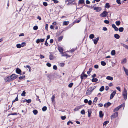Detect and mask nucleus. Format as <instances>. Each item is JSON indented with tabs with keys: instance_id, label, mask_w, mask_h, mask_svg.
<instances>
[{
	"instance_id": "obj_2",
	"label": "nucleus",
	"mask_w": 128,
	"mask_h": 128,
	"mask_svg": "<svg viewBox=\"0 0 128 128\" xmlns=\"http://www.w3.org/2000/svg\"><path fill=\"white\" fill-rule=\"evenodd\" d=\"M127 92L125 88H124L123 92L122 95L123 96L124 99L126 100L127 97Z\"/></svg>"
},
{
	"instance_id": "obj_24",
	"label": "nucleus",
	"mask_w": 128,
	"mask_h": 128,
	"mask_svg": "<svg viewBox=\"0 0 128 128\" xmlns=\"http://www.w3.org/2000/svg\"><path fill=\"white\" fill-rule=\"evenodd\" d=\"M84 0H79L78 1L79 4H84Z\"/></svg>"
},
{
	"instance_id": "obj_15",
	"label": "nucleus",
	"mask_w": 128,
	"mask_h": 128,
	"mask_svg": "<svg viewBox=\"0 0 128 128\" xmlns=\"http://www.w3.org/2000/svg\"><path fill=\"white\" fill-rule=\"evenodd\" d=\"M81 106H79L76 107L74 110L75 111H76L80 109L81 108Z\"/></svg>"
},
{
	"instance_id": "obj_32",
	"label": "nucleus",
	"mask_w": 128,
	"mask_h": 128,
	"mask_svg": "<svg viewBox=\"0 0 128 128\" xmlns=\"http://www.w3.org/2000/svg\"><path fill=\"white\" fill-rule=\"evenodd\" d=\"M104 90V86H102L100 88V92L103 91Z\"/></svg>"
},
{
	"instance_id": "obj_17",
	"label": "nucleus",
	"mask_w": 128,
	"mask_h": 128,
	"mask_svg": "<svg viewBox=\"0 0 128 128\" xmlns=\"http://www.w3.org/2000/svg\"><path fill=\"white\" fill-rule=\"evenodd\" d=\"M58 50L60 52H62L63 50V49L62 48V47L59 46L58 47Z\"/></svg>"
},
{
	"instance_id": "obj_51",
	"label": "nucleus",
	"mask_w": 128,
	"mask_h": 128,
	"mask_svg": "<svg viewBox=\"0 0 128 128\" xmlns=\"http://www.w3.org/2000/svg\"><path fill=\"white\" fill-rule=\"evenodd\" d=\"M53 68L55 70H57V67L56 66L54 65L53 66Z\"/></svg>"
},
{
	"instance_id": "obj_58",
	"label": "nucleus",
	"mask_w": 128,
	"mask_h": 128,
	"mask_svg": "<svg viewBox=\"0 0 128 128\" xmlns=\"http://www.w3.org/2000/svg\"><path fill=\"white\" fill-rule=\"evenodd\" d=\"M116 89L118 90L120 92L121 90L120 88L119 87H116Z\"/></svg>"
},
{
	"instance_id": "obj_49",
	"label": "nucleus",
	"mask_w": 128,
	"mask_h": 128,
	"mask_svg": "<svg viewBox=\"0 0 128 128\" xmlns=\"http://www.w3.org/2000/svg\"><path fill=\"white\" fill-rule=\"evenodd\" d=\"M80 113L82 114H85V111L84 110H82L80 112Z\"/></svg>"
},
{
	"instance_id": "obj_7",
	"label": "nucleus",
	"mask_w": 128,
	"mask_h": 128,
	"mask_svg": "<svg viewBox=\"0 0 128 128\" xmlns=\"http://www.w3.org/2000/svg\"><path fill=\"white\" fill-rule=\"evenodd\" d=\"M4 80L6 82L12 81L11 80L10 76L5 77L4 78Z\"/></svg>"
},
{
	"instance_id": "obj_56",
	"label": "nucleus",
	"mask_w": 128,
	"mask_h": 128,
	"mask_svg": "<svg viewBox=\"0 0 128 128\" xmlns=\"http://www.w3.org/2000/svg\"><path fill=\"white\" fill-rule=\"evenodd\" d=\"M116 2L118 4H121L120 0H116Z\"/></svg>"
},
{
	"instance_id": "obj_23",
	"label": "nucleus",
	"mask_w": 128,
	"mask_h": 128,
	"mask_svg": "<svg viewBox=\"0 0 128 128\" xmlns=\"http://www.w3.org/2000/svg\"><path fill=\"white\" fill-rule=\"evenodd\" d=\"M98 80V79L96 78H93L92 80V82H96Z\"/></svg>"
},
{
	"instance_id": "obj_39",
	"label": "nucleus",
	"mask_w": 128,
	"mask_h": 128,
	"mask_svg": "<svg viewBox=\"0 0 128 128\" xmlns=\"http://www.w3.org/2000/svg\"><path fill=\"white\" fill-rule=\"evenodd\" d=\"M16 46L17 48H20L21 47V45L20 44H16Z\"/></svg>"
},
{
	"instance_id": "obj_22",
	"label": "nucleus",
	"mask_w": 128,
	"mask_h": 128,
	"mask_svg": "<svg viewBox=\"0 0 128 128\" xmlns=\"http://www.w3.org/2000/svg\"><path fill=\"white\" fill-rule=\"evenodd\" d=\"M94 35L93 34H92L90 35L89 38L90 39H92L94 38Z\"/></svg>"
},
{
	"instance_id": "obj_44",
	"label": "nucleus",
	"mask_w": 128,
	"mask_h": 128,
	"mask_svg": "<svg viewBox=\"0 0 128 128\" xmlns=\"http://www.w3.org/2000/svg\"><path fill=\"white\" fill-rule=\"evenodd\" d=\"M109 122V121H105L103 124V125H106Z\"/></svg>"
},
{
	"instance_id": "obj_53",
	"label": "nucleus",
	"mask_w": 128,
	"mask_h": 128,
	"mask_svg": "<svg viewBox=\"0 0 128 128\" xmlns=\"http://www.w3.org/2000/svg\"><path fill=\"white\" fill-rule=\"evenodd\" d=\"M66 118V116H61V118L62 119V120H64Z\"/></svg>"
},
{
	"instance_id": "obj_9",
	"label": "nucleus",
	"mask_w": 128,
	"mask_h": 128,
	"mask_svg": "<svg viewBox=\"0 0 128 128\" xmlns=\"http://www.w3.org/2000/svg\"><path fill=\"white\" fill-rule=\"evenodd\" d=\"M16 73L20 74H22V72L18 68H17L16 69Z\"/></svg>"
},
{
	"instance_id": "obj_36",
	"label": "nucleus",
	"mask_w": 128,
	"mask_h": 128,
	"mask_svg": "<svg viewBox=\"0 0 128 128\" xmlns=\"http://www.w3.org/2000/svg\"><path fill=\"white\" fill-rule=\"evenodd\" d=\"M98 99V98H97L95 97L94 98L93 100V103H94V104L96 102Z\"/></svg>"
},
{
	"instance_id": "obj_25",
	"label": "nucleus",
	"mask_w": 128,
	"mask_h": 128,
	"mask_svg": "<svg viewBox=\"0 0 128 128\" xmlns=\"http://www.w3.org/2000/svg\"><path fill=\"white\" fill-rule=\"evenodd\" d=\"M124 30V28L123 27H120L118 29L119 31L120 32H122Z\"/></svg>"
},
{
	"instance_id": "obj_27",
	"label": "nucleus",
	"mask_w": 128,
	"mask_h": 128,
	"mask_svg": "<svg viewBox=\"0 0 128 128\" xmlns=\"http://www.w3.org/2000/svg\"><path fill=\"white\" fill-rule=\"evenodd\" d=\"M33 113L35 115H36L38 113V111L37 110H33L32 111Z\"/></svg>"
},
{
	"instance_id": "obj_19",
	"label": "nucleus",
	"mask_w": 128,
	"mask_h": 128,
	"mask_svg": "<svg viewBox=\"0 0 128 128\" xmlns=\"http://www.w3.org/2000/svg\"><path fill=\"white\" fill-rule=\"evenodd\" d=\"M114 37L116 39H119L120 38L119 35L117 34H114Z\"/></svg>"
},
{
	"instance_id": "obj_62",
	"label": "nucleus",
	"mask_w": 128,
	"mask_h": 128,
	"mask_svg": "<svg viewBox=\"0 0 128 128\" xmlns=\"http://www.w3.org/2000/svg\"><path fill=\"white\" fill-rule=\"evenodd\" d=\"M44 44L46 46H47L48 45V43L47 42V40H46L45 41V43H44Z\"/></svg>"
},
{
	"instance_id": "obj_1",
	"label": "nucleus",
	"mask_w": 128,
	"mask_h": 128,
	"mask_svg": "<svg viewBox=\"0 0 128 128\" xmlns=\"http://www.w3.org/2000/svg\"><path fill=\"white\" fill-rule=\"evenodd\" d=\"M125 106V104L123 103V104H122L118 106L116 108H115L114 110V112H115L116 111H117L118 110L120 109L122 107H124H124Z\"/></svg>"
},
{
	"instance_id": "obj_50",
	"label": "nucleus",
	"mask_w": 128,
	"mask_h": 128,
	"mask_svg": "<svg viewBox=\"0 0 128 128\" xmlns=\"http://www.w3.org/2000/svg\"><path fill=\"white\" fill-rule=\"evenodd\" d=\"M17 115V114L16 113V112H14L13 113H12V114H8V116H9L10 115Z\"/></svg>"
},
{
	"instance_id": "obj_52",
	"label": "nucleus",
	"mask_w": 128,
	"mask_h": 128,
	"mask_svg": "<svg viewBox=\"0 0 128 128\" xmlns=\"http://www.w3.org/2000/svg\"><path fill=\"white\" fill-rule=\"evenodd\" d=\"M43 5L45 6H46L48 5L47 3L46 2H44L43 3Z\"/></svg>"
},
{
	"instance_id": "obj_33",
	"label": "nucleus",
	"mask_w": 128,
	"mask_h": 128,
	"mask_svg": "<svg viewBox=\"0 0 128 128\" xmlns=\"http://www.w3.org/2000/svg\"><path fill=\"white\" fill-rule=\"evenodd\" d=\"M49 58L50 60H52L54 58V57L52 55L50 54L49 56Z\"/></svg>"
},
{
	"instance_id": "obj_46",
	"label": "nucleus",
	"mask_w": 128,
	"mask_h": 128,
	"mask_svg": "<svg viewBox=\"0 0 128 128\" xmlns=\"http://www.w3.org/2000/svg\"><path fill=\"white\" fill-rule=\"evenodd\" d=\"M122 46L125 48H126L128 50V46L124 44H122Z\"/></svg>"
},
{
	"instance_id": "obj_41",
	"label": "nucleus",
	"mask_w": 128,
	"mask_h": 128,
	"mask_svg": "<svg viewBox=\"0 0 128 128\" xmlns=\"http://www.w3.org/2000/svg\"><path fill=\"white\" fill-rule=\"evenodd\" d=\"M75 0H67L68 2L69 3L72 4L73 2Z\"/></svg>"
},
{
	"instance_id": "obj_13",
	"label": "nucleus",
	"mask_w": 128,
	"mask_h": 128,
	"mask_svg": "<svg viewBox=\"0 0 128 128\" xmlns=\"http://www.w3.org/2000/svg\"><path fill=\"white\" fill-rule=\"evenodd\" d=\"M92 112V110L90 109L88 110V117H90V116Z\"/></svg>"
},
{
	"instance_id": "obj_38",
	"label": "nucleus",
	"mask_w": 128,
	"mask_h": 128,
	"mask_svg": "<svg viewBox=\"0 0 128 128\" xmlns=\"http://www.w3.org/2000/svg\"><path fill=\"white\" fill-rule=\"evenodd\" d=\"M55 98V96L53 95L52 97L51 98L52 101V102H53L54 100V99Z\"/></svg>"
},
{
	"instance_id": "obj_29",
	"label": "nucleus",
	"mask_w": 128,
	"mask_h": 128,
	"mask_svg": "<svg viewBox=\"0 0 128 128\" xmlns=\"http://www.w3.org/2000/svg\"><path fill=\"white\" fill-rule=\"evenodd\" d=\"M111 54L112 55H114L115 54V51L114 50H112L111 53Z\"/></svg>"
},
{
	"instance_id": "obj_34",
	"label": "nucleus",
	"mask_w": 128,
	"mask_h": 128,
	"mask_svg": "<svg viewBox=\"0 0 128 128\" xmlns=\"http://www.w3.org/2000/svg\"><path fill=\"white\" fill-rule=\"evenodd\" d=\"M26 100V101L28 103H30V102H31L32 101L30 99H29L28 100H27L26 99H25V100Z\"/></svg>"
},
{
	"instance_id": "obj_11",
	"label": "nucleus",
	"mask_w": 128,
	"mask_h": 128,
	"mask_svg": "<svg viewBox=\"0 0 128 128\" xmlns=\"http://www.w3.org/2000/svg\"><path fill=\"white\" fill-rule=\"evenodd\" d=\"M94 8V9L96 10L97 12H99L102 9L100 7H94L93 6Z\"/></svg>"
},
{
	"instance_id": "obj_18",
	"label": "nucleus",
	"mask_w": 128,
	"mask_h": 128,
	"mask_svg": "<svg viewBox=\"0 0 128 128\" xmlns=\"http://www.w3.org/2000/svg\"><path fill=\"white\" fill-rule=\"evenodd\" d=\"M99 116L100 118H102L103 116V114H102V112L100 110L99 112Z\"/></svg>"
},
{
	"instance_id": "obj_14",
	"label": "nucleus",
	"mask_w": 128,
	"mask_h": 128,
	"mask_svg": "<svg viewBox=\"0 0 128 128\" xmlns=\"http://www.w3.org/2000/svg\"><path fill=\"white\" fill-rule=\"evenodd\" d=\"M112 27L114 29V30L116 31H118V28L114 24H112Z\"/></svg>"
},
{
	"instance_id": "obj_31",
	"label": "nucleus",
	"mask_w": 128,
	"mask_h": 128,
	"mask_svg": "<svg viewBox=\"0 0 128 128\" xmlns=\"http://www.w3.org/2000/svg\"><path fill=\"white\" fill-rule=\"evenodd\" d=\"M101 64L103 66H105L106 64V63L104 61H102L101 62Z\"/></svg>"
},
{
	"instance_id": "obj_5",
	"label": "nucleus",
	"mask_w": 128,
	"mask_h": 128,
	"mask_svg": "<svg viewBox=\"0 0 128 128\" xmlns=\"http://www.w3.org/2000/svg\"><path fill=\"white\" fill-rule=\"evenodd\" d=\"M44 38H40V39H38L36 41V42L37 44L39 43L40 42H42L44 41Z\"/></svg>"
},
{
	"instance_id": "obj_42",
	"label": "nucleus",
	"mask_w": 128,
	"mask_h": 128,
	"mask_svg": "<svg viewBox=\"0 0 128 128\" xmlns=\"http://www.w3.org/2000/svg\"><path fill=\"white\" fill-rule=\"evenodd\" d=\"M73 85V83L71 82L68 85V86L70 88H71Z\"/></svg>"
},
{
	"instance_id": "obj_12",
	"label": "nucleus",
	"mask_w": 128,
	"mask_h": 128,
	"mask_svg": "<svg viewBox=\"0 0 128 128\" xmlns=\"http://www.w3.org/2000/svg\"><path fill=\"white\" fill-rule=\"evenodd\" d=\"M111 104V103L110 102H108L107 103H106L104 104V106L105 107L107 108L110 106Z\"/></svg>"
},
{
	"instance_id": "obj_45",
	"label": "nucleus",
	"mask_w": 128,
	"mask_h": 128,
	"mask_svg": "<svg viewBox=\"0 0 128 128\" xmlns=\"http://www.w3.org/2000/svg\"><path fill=\"white\" fill-rule=\"evenodd\" d=\"M110 5H109V4L108 3H106V8H108L110 7Z\"/></svg>"
},
{
	"instance_id": "obj_30",
	"label": "nucleus",
	"mask_w": 128,
	"mask_h": 128,
	"mask_svg": "<svg viewBox=\"0 0 128 128\" xmlns=\"http://www.w3.org/2000/svg\"><path fill=\"white\" fill-rule=\"evenodd\" d=\"M126 58H124L121 62V63L122 64L126 62Z\"/></svg>"
},
{
	"instance_id": "obj_61",
	"label": "nucleus",
	"mask_w": 128,
	"mask_h": 128,
	"mask_svg": "<svg viewBox=\"0 0 128 128\" xmlns=\"http://www.w3.org/2000/svg\"><path fill=\"white\" fill-rule=\"evenodd\" d=\"M94 67L95 68L97 69L98 68V66L97 64L95 65L94 66Z\"/></svg>"
},
{
	"instance_id": "obj_47",
	"label": "nucleus",
	"mask_w": 128,
	"mask_h": 128,
	"mask_svg": "<svg viewBox=\"0 0 128 128\" xmlns=\"http://www.w3.org/2000/svg\"><path fill=\"white\" fill-rule=\"evenodd\" d=\"M38 28L37 26H34L33 28V29L34 30H36L38 29Z\"/></svg>"
},
{
	"instance_id": "obj_21",
	"label": "nucleus",
	"mask_w": 128,
	"mask_h": 128,
	"mask_svg": "<svg viewBox=\"0 0 128 128\" xmlns=\"http://www.w3.org/2000/svg\"><path fill=\"white\" fill-rule=\"evenodd\" d=\"M96 88V86H94V87H91L90 88V91L92 92V90H94Z\"/></svg>"
},
{
	"instance_id": "obj_48",
	"label": "nucleus",
	"mask_w": 128,
	"mask_h": 128,
	"mask_svg": "<svg viewBox=\"0 0 128 128\" xmlns=\"http://www.w3.org/2000/svg\"><path fill=\"white\" fill-rule=\"evenodd\" d=\"M26 92L25 91H23L22 92L21 94V95L22 96H25L26 94Z\"/></svg>"
},
{
	"instance_id": "obj_40",
	"label": "nucleus",
	"mask_w": 128,
	"mask_h": 128,
	"mask_svg": "<svg viewBox=\"0 0 128 128\" xmlns=\"http://www.w3.org/2000/svg\"><path fill=\"white\" fill-rule=\"evenodd\" d=\"M25 77V76H20L19 78L20 80H21L24 78Z\"/></svg>"
},
{
	"instance_id": "obj_57",
	"label": "nucleus",
	"mask_w": 128,
	"mask_h": 128,
	"mask_svg": "<svg viewBox=\"0 0 128 128\" xmlns=\"http://www.w3.org/2000/svg\"><path fill=\"white\" fill-rule=\"evenodd\" d=\"M46 65L49 67H50L51 66V65L49 63H48L46 64Z\"/></svg>"
},
{
	"instance_id": "obj_59",
	"label": "nucleus",
	"mask_w": 128,
	"mask_h": 128,
	"mask_svg": "<svg viewBox=\"0 0 128 128\" xmlns=\"http://www.w3.org/2000/svg\"><path fill=\"white\" fill-rule=\"evenodd\" d=\"M70 123H71V124H73V122H71V121H70V120H69V121H68L67 123V124L68 125H69V124H70Z\"/></svg>"
},
{
	"instance_id": "obj_37",
	"label": "nucleus",
	"mask_w": 128,
	"mask_h": 128,
	"mask_svg": "<svg viewBox=\"0 0 128 128\" xmlns=\"http://www.w3.org/2000/svg\"><path fill=\"white\" fill-rule=\"evenodd\" d=\"M47 109V108L46 106L43 107L42 108V110L43 111H45Z\"/></svg>"
},
{
	"instance_id": "obj_10",
	"label": "nucleus",
	"mask_w": 128,
	"mask_h": 128,
	"mask_svg": "<svg viewBox=\"0 0 128 128\" xmlns=\"http://www.w3.org/2000/svg\"><path fill=\"white\" fill-rule=\"evenodd\" d=\"M99 39V37H98L94 39H92V40L94 41V43L95 44H96L98 41V40Z\"/></svg>"
},
{
	"instance_id": "obj_6",
	"label": "nucleus",
	"mask_w": 128,
	"mask_h": 128,
	"mask_svg": "<svg viewBox=\"0 0 128 128\" xmlns=\"http://www.w3.org/2000/svg\"><path fill=\"white\" fill-rule=\"evenodd\" d=\"M107 14L108 13L104 11L100 14V16L102 17H105L106 16Z\"/></svg>"
},
{
	"instance_id": "obj_60",
	"label": "nucleus",
	"mask_w": 128,
	"mask_h": 128,
	"mask_svg": "<svg viewBox=\"0 0 128 128\" xmlns=\"http://www.w3.org/2000/svg\"><path fill=\"white\" fill-rule=\"evenodd\" d=\"M102 30L104 31H106L107 30V29L106 27H103Z\"/></svg>"
},
{
	"instance_id": "obj_54",
	"label": "nucleus",
	"mask_w": 128,
	"mask_h": 128,
	"mask_svg": "<svg viewBox=\"0 0 128 128\" xmlns=\"http://www.w3.org/2000/svg\"><path fill=\"white\" fill-rule=\"evenodd\" d=\"M104 22L106 24H108L109 23V21L107 20H105L104 21Z\"/></svg>"
},
{
	"instance_id": "obj_8",
	"label": "nucleus",
	"mask_w": 128,
	"mask_h": 128,
	"mask_svg": "<svg viewBox=\"0 0 128 128\" xmlns=\"http://www.w3.org/2000/svg\"><path fill=\"white\" fill-rule=\"evenodd\" d=\"M116 90L114 91L113 92L110 94V99H112L114 96V95L116 93Z\"/></svg>"
},
{
	"instance_id": "obj_20",
	"label": "nucleus",
	"mask_w": 128,
	"mask_h": 128,
	"mask_svg": "<svg viewBox=\"0 0 128 128\" xmlns=\"http://www.w3.org/2000/svg\"><path fill=\"white\" fill-rule=\"evenodd\" d=\"M123 68L126 74L127 75H128V70L126 68H125L124 67Z\"/></svg>"
},
{
	"instance_id": "obj_35",
	"label": "nucleus",
	"mask_w": 128,
	"mask_h": 128,
	"mask_svg": "<svg viewBox=\"0 0 128 128\" xmlns=\"http://www.w3.org/2000/svg\"><path fill=\"white\" fill-rule=\"evenodd\" d=\"M68 24V22L64 21L63 22V24L64 25H67Z\"/></svg>"
},
{
	"instance_id": "obj_4",
	"label": "nucleus",
	"mask_w": 128,
	"mask_h": 128,
	"mask_svg": "<svg viewBox=\"0 0 128 128\" xmlns=\"http://www.w3.org/2000/svg\"><path fill=\"white\" fill-rule=\"evenodd\" d=\"M118 116V112H115L114 114L112 115L111 116V119H113L115 118L116 117Z\"/></svg>"
},
{
	"instance_id": "obj_16",
	"label": "nucleus",
	"mask_w": 128,
	"mask_h": 128,
	"mask_svg": "<svg viewBox=\"0 0 128 128\" xmlns=\"http://www.w3.org/2000/svg\"><path fill=\"white\" fill-rule=\"evenodd\" d=\"M106 78L107 80H112L113 79V77L109 76H107L106 77Z\"/></svg>"
},
{
	"instance_id": "obj_55",
	"label": "nucleus",
	"mask_w": 128,
	"mask_h": 128,
	"mask_svg": "<svg viewBox=\"0 0 128 128\" xmlns=\"http://www.w3.org/2000/svg\"><path fill=\"white\" fill-rule=\"evenodd\" d=\"M21 47H23L24 46L26 45V43L25 42H23L21 44Z\"/></svg>"
},
{
	"instance_id": "obj_3",
	"label": "nucleus",
	"mask_w": 128,
	"mask_h": 128,
	"mask_svg": "<svg viewBox=\"0 0 128 128\" xmlns=\"http://www.w3.org/2000/svg\"><path fill=\"white\" fill-rule=\"evenodd\" d=\"M18 76L16 74H13L10 76V77L11 81H12L17 78Z\"/></svg>"
},
{
	"instance_id": "obj_28",
	"label": "nucleus",
	"mask_w": 128,
	"mask_h": 128,
	"mask_svg": "<svg viewBox=\"0 0 128 128\" xmlns=\"http://www.w3.org/2000/svg\"><path fill=\"white\" fill-rule=\"evenodd\" d=\"M92 92L90 91V90H88L86 92V94L87 95H90V94Z\"/></svg>"
},
{
	"instance_id": "obj_26",
	"label": "nucleus",
	"mask_w": 128,
	"mask_h": 128,
	"mask_svg": "<svg viewBox=\"0 0 128 128\" xmlns=\"http://www.w3.org/2000/svg\"><path fill=\"white\" fill-rule=\"evenodd\" d=\"M115 23L116 25L118 26L120 25V21H116Z\"/></svg>"
},
{
	"instance_id": "obj_63",
	"label": "nucleus",
	"mask_w": 128,
	"mask_h": 128,
	"mask_svg": "<svg viewBox=\"0 0 128 128\" xmlns=\"http://www.w3.org/2000/svg\"><path fill=\"white\" fill-rule=\"evenodd\" d=\"M84 102L86 103H87L88 102V101L87 99H85L84 100Z\"/></svg>"
},
{
	"instance_id": "obj_64",
	"label": "nucleus",
	"mask_w": 128,
	"mask_h": 128,
	"mask_svg": "<svg viewBox=\"0 0 128 128\" xmlns=\"http://www.w3.org/2000/svg\"><path fill=\"white\" fill-rule=\"evenodd\" d=\"M88 104L89 105H91V104H92V101L91 100H89V101H88Z\"/></svg>"
},
{
	"instance_id": "obj_43",
	"label": "nucleus",
	"mask_w": 128,
	"mask_h": 128,
	"mask_svg": "<svg viewBox=\"0 0 128 128\" xmlns=\"http://www.w3.org/2000/svg\"><path fill=\"white\" fill-rule=\"evenodd\" d=\"M63 36H61L60 37L58 38V40L60 41H61L63 38Z\"/></svg>"
}]
</instances>
